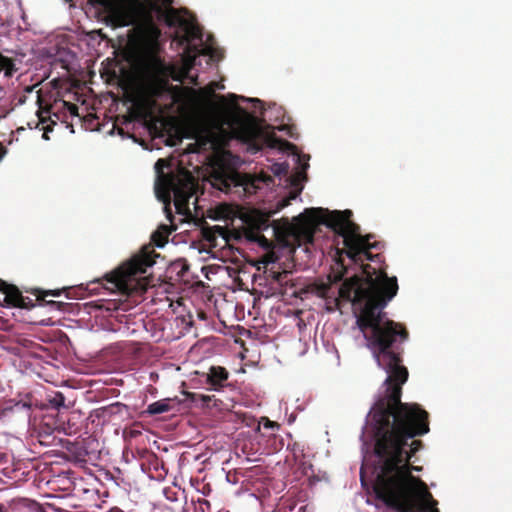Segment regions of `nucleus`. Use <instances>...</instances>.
Listing matches in <instances>:
<instances>
[{"label": "nucleus", "instance_id": "1", "mask_svg": "<svg viewBox=\"0 0 512 512\" xmlns=\"http://www.w3.org/2000/svg\"><path fill=\"white\" fill-rule=\"evenodd\" d=\"M327 215L323 223L331 228L337 235L343 238L344 248L338 251L339 257L345 253L355 264L361 263L362 274H354L342 282L338 291L334 284L342 281L347 273V268L339 263L341 270L328 275L327 281H315L303 292H311L325 299L328 305H333L330 311L340 308V301L351 302L355 310H359L356 316V324L367 341L374 359L379 367L384 369L387 376L390 370L396 367H405L402 364L401 344L408 339L406 328L393 320L386 318L383 309L396 296L398 281L395 276L389 277L384 270H377L369 264L364 265V260H372L371 249H380V242H370L373 235L362 236L360 227L351 220L352 211H332L322 208L307 209V214L315 215L324 213Z\"/></svg>", "mask_w": 512, "mask_h": 512}, {"label": "nucleus", "instance_id": "2", "mask_svg": "<svg viewBox=\"0 0 512 512\" xmlns=\"http://www.w3.org/2000/svg\"><path fill=\"white\" fill-rule=\"evenodd\" d=\"M390 370L384 393L368 414L367 429L373 441V491L376 499L396 512H440L427 484L412 475L422 467L410 464L423 449L417 437L430 431L429 414L417 403L401 401L408 379L406 367Z\"/></svg>", "mask_w": 512, "mask_h": 512}, {"label": "nucleus", "instance_id": "3", "mask_svg": "<svg viewBox=\"0 0 512 512\" xmlns=\"http://www.w3.org/2000/svg\"><path fill=\"white\" fill-rule=\"evenodd\" d=\"M158 256L152 245H145L129 260L95 282L112 293L118 292L122 295L142 291L146 285L143 274L155 264V258Z\"/></svg>", "mask_w": 512, "mask_h": 512}, {"label": "nucleus", "instance_id": "4", "mask_svg": "<svg viewBox=\"0 0 512 512\" xmlns=\"http://www.w3.org/2000/svg\"><path fill=\"white\" fill-rule=\"evenodd\" d=\"M166 159H158L155 163L157 174L156 194L164 203V212L172 220V209L170 207L171 193L174 196V205L178 214L187 215L190 213L189 200L195 194L197 182L191 173L183 171L181 173H164V168L168 167Z\"/></svg>", "mask_w": 512, "mask_h": 512}, {"label": "nucleus", "instance_id": "5", "mask_svg": "<svg viewBox=\"0 0 512 512\" xmlns=\"http://www.w3.org/2000/svg\"><path fill=\"white\" fill-rule=\"evenodd\" d=\"M171 69L156 55L150 56L142 67V81L145 92L151 98H159L169 89L168 77Z\"/></svg>", "mask_w": 512, "mask_h": 512}, {"label": "nucleus", "instance_id": "6", "mask_svg": "<svg viewBox=\"0 0 512 512\" xmlns=\"http://www.w3.org/2000/svg\"><path fill=\"white\" fill-rule=\"evenodd\" d=\"M211 178L212 186L224 193L241 194L249 191V186H252L247 174H241L235 170H215Z\"/></svg>", "mask_w": 512, "mask_h": 512}, {"label": "nucleus", "instance_id": "7", "mask_svg": "<svg viewBox=\"0 0 512 512\" xmlns=\"http://www.w3.org/2000/svg\"><path fill=\"white\" fill-rule=\"evenodd\" d=\"M183 34L181 36H177L178 41L181 45L187 44L188 49L191 47V43L195 40L202 41V29L201 27L195 23L194 21L186 20L182 22Z\"/></svg>", "mask_w": 512, "mask_h": 512}, {"label": "nucleus", "instance_id": "8", "mask_svg": "<svg viewBox=\"0 0 512 512\" xmlns=\"http://www.w3.org/2000/svg\"><path fill=\"white\" fill-rule=\"evenodd\" d=\"M291 272L287 270L283 271H270L269 277L276 282L281 288L283 293H288L289 289L292 290L291 294L293 296H298L300 293H304L305 289L297 291L295 288V283L290 278Z\"/></svg>", "mask_w": 512, "mask_h": 512}, {"label": "nucleus", "instance_id": "9", "mask_svg": "<svg viewBox=\"0 0 512 512\" xmlns=\"http://www.w3.org/2000/svg\"><path fill=\"white\" fill-rule=\"evenodd\" d=\"M229 373L226 368L221 366H211L206 374V383L210 385L212 390H220L225 386Z\"/></svg>", "mask_w": 512, "mask_h": 512}, {"label": "nucleus", "instance_id": "10", "mask_svg": "<svg viewBox=\"0 0 512 512\" xmlns=\"http://www.w3.org/2000/svg\"><path fill=\"white\" fill-rule=\"evenodd\" d=\"M0 292L4 294V302L13 307L24 306L23 295L20 290L12 284L0 280Z\"/></svg>", "mask_w": 512, "mask_h": 512}, {"label": "nucleus", "instance_id": "11", "mask_svg": "<svg viewBox=\"0 0 512 512\" xmlns=\"http://www.w3.org/2000/svg\"><path fill=\"white\" fill-rule=\"evenodd\" d=\"M166 218L170 221L171 226L161 224L151 235L152 243L159 248L165 246V244L168 242L169 235L177 229V227L173 225L174 216L172 215V220H170L167 216Z\"/></svg>", "mask_w": 512, "mask_h": 512}, {"label": "nucleus", "instance_id": "12", "mask_svg": "<svg viewBox=\"0 0 512 512\" xmlns=\"http://www.w3.org/2000/svg\"><path fill=\"white\" fill-rule=\"evenodd\" d=\"M155 11L163 16L165 23L169 27L178 26L181 29L182 22L187 20V19L181 17L179 10H177L175 8H169V9L163 11L162 8L155 7Z\"/></svg>", "mask_w": 512, "mask_h": 512}, {"label": "nucleus", "instance_id": "13", "mask_svg": "<svg viewBox=\"0 0 512 512\" xmlns=\"http://www.w3.org/2000/svg\"><path fill=\"white\" fill-rule=\"evenodd\" d=\"M170 399H162L148 405L146 413L149 415H158L171 410V406L169 404Z\"/></svg>", "mask_w": 512, "mask_h": 512}, {"label": "nucleus", "instance_id": "14", "mask_svg": "<svg viewBox=\"0 0 512 512\" xmlns=\"http://www.w3.org/2000/svg\"><path fill=\"white\" fill-rule=\"evenodd\" d=\"M238 137L244 141H251L255 138V128L249 123L242 122L237 132Z\"/></svg>", "mask_w": 512, "mask_h": 512}, {"label": "nucleus", "instance_id": "15", "mask_svg": "<svg viewBox=\"0 0 512 512\" xmlns=\"http://www.w3.org/2000/svg\"><path fill=\"white\" fill-rule=\"evenodd\" d=\"M184 395L186 396L187 399H189L193 403L200 402L202 404V406H208L209 403L214 399V395L210 396V395H204V394L195 393V392L185 391Z\"/></svg>", "mask_w": 512, "mask_h": 512}, {"label": "nucleus", "instance_id": "16", "mask_svg": "<svg viewBox=\"0 0 512 512\" xmlns=\"http://www.w3.org/2000/svg\"><path fill=\"white\" fill-rule=\"evenodd\" d=\"M66 288L63 289H54V290H41V289H35L33 293L37 296L38 301H45L46 296H54L59 297L64 291H66Z\"/></svg>", "mask_w": 512, "mask_h": 512}, {"label": "nucleus", "instance_id": "17", "mask_svg": "<svg viewBox=\"0 0 512 512\" xmlns=\"http://www.w3.org/2000/svg\"><path fill=\"white\" fill-rule=\"evenodd\" d=\"M68 450L70 453L74 454L75 461L83 463L86 462V456L88 455V452L85 448L73 445Z\"/></svg>", "mask_w": 512, "mask_h": 512}, {"label": "nucleus", "instance_id": "18", "mask_svg": "<svg viewBox=\"0 0 512 512\" xmlns=\"http://www.w3.org/2000/svg\"><path fill=\"white\" fill-rule=\"evenodd\" d=\"M271 171L275 176L281 177L286 176L289 172V165L286 162L274 163L271 167Z\"/></svg>", "mask_w": 512, "mask_h": 512}, {"label": "nucleus", "instance_id": "19", "mask_svg": "<svg viewBox=\"0 0 512 512\" xmlns=\"http://www.w3.org/2000/svg\"><path fill=\"white\" fill-rule=\"evenodd\" d=\"M194 512H212L210 502L206 499L199 498L194 502Z\"/></svg>", "mask_w": 512, "mask_h": 512}, {"label": "nucleus", "instance_id": "20", "mask_svg": "<svg viewBox=\"0 0 512 512\" xmlns=\"http://www.w3.org/2000/svg\"><path fill=\"white\" fill-rule=\"evenodd\" d=\"M64 401H65L64 395L61 392H56L55 395L53 396V398L50 400V403L54 407L58 408L60 406H64Z\"/></svg>", "mask_w": 512, "mask_h": 512}, {"label": "nucleus", "instance_id": "21", "mask_svg": "<svg viewBox=\"0 0 512 512\" xmlns=\"http://www.w3.org/2000/svg\"><path fill=\"white\" fill-rule=\"evenodd\" d=\"M147 34L149 36V38L152 40V41H157L158 38L160 37L161 35V31L159 30L158 27L154 26V25H151L148 29H147Z\"/></svg>", "mask_w": 512, "mask_h": 512}, {"label": "nucleus", "instance_id": "22", "mask_svg": "<svg viewBox=\"0 0 512 512\" xmlns=\"http://www.w3.org/2000/svg\"><path fill=\"white\" fill-rule=\"evenodd\" d=\"M64 106L68 110L71 116H78V106L74 103L64 102Z\"/></svg>", "mask_w": 512, "mask_h": 512}, {"label": "nucleus", "instance_id": "23", "mask_svg": "<svg viewBox=\"0 0 512 512\" xmlns=\"http://www.w3.org/2000/svg\"><path fill=\"white\" fill-rule=\"evenodd\" d=\"M43 302L45 303V305L50 306L51 308L56 309V310H63V307L66 305L63 302L54 301V300H50V301L45 300Z\"/></svg>", "mask_w": 512, "mask_h": 512}, {"label": "nucleus", "instance_id": "24", "mask_svg": "<svg viewBox=\"0 0 512 512\" xmlns=\"http://www.w3.org/2000/svg\"><path fill=\"white\" fill-rule=\"evenodd\" d=\"M173 3V0H156V3L153 4V10H155V7H165L166 10L169 8H172L171 5Z\"/></svg>", "mask_w": 512, "mask_h": 512}, {"label": "nucleus", "instance_id": "25", "mask_svg": "<svg viewBox=\"0 0 512 512\" xmlns=\"http://www.w3.org/2000/svg\"><path fill=\"white\" fill-rule=\"evenodd\" d=\"M56 124L55 121H50L49 124H47L46 126H43L42 127V130H43V135L42 137L45 139V140H49V136H48V133L53 131V126Z\"/></svg>", "mask_w": 512, "mask_h": 512}, {"label": "nucleus", "instance_id": "26", "mask_svg": "<svg viewBox=\"0 0 512 512\" xmlns=\"http://www.w3.org/2000/svg\"><path fill=\"white\" fill-rule=\"evenodd\" d=\"M23 303H24V306H19V308L31 309V308L35 307L33 300L29 297L23 296Z\"/></svg>", "mask_w": 512, "mask_h": 512}, {"label": "nucleus", "instance_id": "27", "mask_svg": "<svg viewBox=\"0 0 512 512\" xmlns=\"http://www.w3.org/2000/svg\"><path fill=\"white\" fill-rule=\"evenodd\" d=\"M264 428H270V429H278L279 424L273 421H270L269 419L265 418V422L263 424Z\"/></svg>", "mask_w": 512, "mask_h": 512}, {"label": "nucleus", "instance_id": "28", "mask_svg": "<svg viewBox=\"0 0 512 512\" xmlns=\"http://www.w3.org/2000/svg\"><path fill=\"white\" fill-rule=\"evenodd\" d=\"M7 412H11V408H9V409H0V420L6 415Z\"/></svg>", "mask_w": 512, "mask_h": 512}, {"label": "nucleus", "instance_id": "29", "mask_svg": "<svg viewBox=\"0 0 512 512\" xmlns=\"http://www.w3.org/2000/svg\"><path fill=\"white\" fill-rule=\"evenodd\" d=\"M287 205H289V199H283L279 206H280V208H283Z\"/></svg>", "mask_w": 512, "mask_h": 512}, {"label": "nucleus", "instance_id": "30", "mask_svg": "<svg viewBox=\"0 0 512 512\" xmlns=\"http://www.w3.org/2000/svg\"><path fill=\"white\" fill-rule=\"evenodd\" d=\"M364 474H365V468H364V466H362L361 471H360V477H361L362 482L364 481Z\"/></svg>", "mask_w": 512, "mask_h": 512}, {"label": "nucleus", "instance_id": "31", "mask_svg": "<svg viewBox=\"0 0 512 512\" xmlns=\"http://www.w3.org/2000/svg\"><path fill=\"white\" fill-rule=\"evenodd\" d=\"M45 122H46V119H45V118H43V117H41V116L39 115V121H38V123H37V126H38L40 123H41V124H44Z\"/></svg>", "mask_w": 512, "mask_h": 512}, {"label": "nucleus", "instance_id": "32", "mask_svg": "<svg viewBox=\"0 0 512 512\" xmlns=\"http://www.w3.org/2000/svg\"><path fill=\"white\" fill-rule=\"evenodd\" d=\"M0 512H8L3 504H0Z\"/></svg>", "mask_w": 512, "mask_h": 512}, {"label": "nucleus", "instance_id": "33", "mask_svg": "<svg viewBox=\"0 0 512 512\" xmlns=\"http://www.w3.org/2000/svg\"><path fill=\"white\" fill-rule=\"evenodd\" d=\"M173 79L175 81H182L181 76H173Z\"/></svg>", "mask_w": 512, "mask_h": 512}, {"label": "nucleus", "instance_id": "34", "mask_svg": "<svg viewBox=\"0 0 512 512\" xmlns=\"http://www.w3.org/2000/svg\"><path fill=\"white\" fill-rule=\"evenodd\" d=\"M298 176H299V177H300V176H303V178H306V174H305V172H303V173H302V172H299V173H298Z\"/></svg>", "mask_w": 512, "mask_h": 512}, {"label": "nucleus", "instance_id": "35", "mask_svg": "<svg viewBox=\"0 0 512 512\" xmlns=\"http://www.w3.org/2000/svg\"><path fill=\"white\" fill-rule=\"evenodd\" d=\"M284 143H285L286 145H288V146H292V144H291V143H289L288 141H285Z\"/></svg>", "mask_w": 512, "mask_h": 512}, {"label": "nucleus", "instance_id": "36", "mask_svg": "<svg viewBox=\"0 0 512 512\" xmlns=\"http://www.w3.org/2000/svg\"><path fill=\"white\" fill-rule=\"evenodd\" d=\"M307 167H309V164H307V163H306V164L303 166V168H304V169H306Z\"/></svg>", "mask_w": 512, "mask_h": 512}, {"label": "nucleus", "instance_id": "37", "mask_svg": "<svg viewBox=\"0 0 512 512\" xmlns=\"http://www.w3.org/2000/svg\"><path fill=\"white\" fill-rule=\"evenodd\" d=\"M64 431L66 434H71V431H67L66 429H64Z\"/></svg>", "mask_w": 512, "mask_h": 512}]
</instances>
